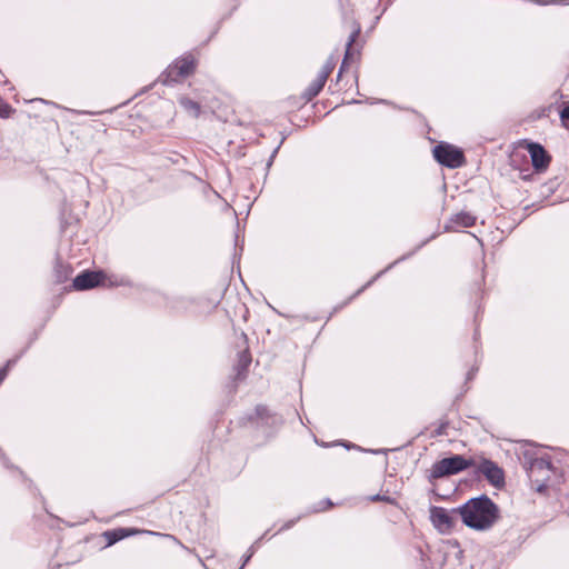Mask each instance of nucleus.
<instances>
[{"label":"nucleus","instance_id":"f257e3e1","mask_svg":"<svg viewBox=\"0 0 569 569\" xmlns=\"http://www.w3.org/2000/svg\"><path fill=\"white\" fill-rule=\"evenodd\" d=\"M453 511L467 527L479 531L490 529L499 519L498 506L486 495L469 499Z\"/></svg>","mask_w":569,"mask_h":569},{"label":"nucleus","instance_id":"f03ea898","mask_svg":"<svg viewBox=\"0 0 569 569\" xmlns=\"http://www.w3.org/2000/svg\"><path fill=\"white\" fill-rule=\"evenodd\" d=\"M523 466L536 491L540 493L545 492L549 486L548 482L552 475H555L550 459L548 457H536L526 452Z\"/></svg>","mask_w":569,"mask_h":569},{"label":"nucleus","instance_id":"7ed1b4c3","mask_svg":"<svg viewBox=\"0 0 569 569\" xmlns=\"http://www.w3.org/2000/svg\"><path fill=\"white\" fill-rule=\"evenodd\" d=\"M475 466V461L466 459L461 455H453L436 461L430 469V479H440L443 477L457 475L469 467Z\"/></svg>","mask_w":569,"mask_h":569},{"label":"nucleus","instance_id":"20e7f679","mask_svg":"<svg viewBox=\"0 0 569 569\" xmlns=\"http://www.w3.org/2000/svg\"><path fill=\"white\" fill-rule=\"evenodd\" d=\"M196 69V60L192 56H184L177 59L172 64H170L164 73L162 74L163 83L172 84L176 82H180L191 73H193Z\"/></svg>","mask_w":569,"mask_h":569},{"label":"nucleus","instance_id":"39448f33","mask_svg":"<svg viewBox=\"0 0 569 569\" xmlns=\"http://www.w3.org/2000/svg\"><path fill=\"white\" fill-rule=\"evenodd\" d=\"M432 152L435 159L447 168L456 169L465 163L462 150L452 144L440 142L433 148Z\"/></svg>","mask_w":569,"mask_h":569},{"label":"nucleus","instance_id":"423d86ee","mask_svg":"<svg viewBox=\"0 0 569 569\" xmlns=\"http://www.w3.org/2000/svg\"><path fill=\"white\" fill-rule=\"evenodd\" d=\"M477 471L483 475L495 488H501L505 485L503 470L492 460L482 459L477 466Z\"/></svg>","mask_w":569,"mask_h":569},{"label":"nucleus","instance_id":"0eeeda50","mask_svg":"<svg viewBox=\"0 0 569 569\" xmlns=\"http://www.w3.org/2000/svg\"><path fill=\"white\" fill-rule=\"evenodd\" d=\"M433 526L441 532L450 531L456 525V517L459 512L447 510L441 507H433L430 511Z\"/></svg>","mask_w":569,"mask_h":569},{"label":"nucleus","instance_id":"6e6552de","mask_svg":"<svg viewBox=\"0 0 569 569\" xmlns=\"http://www.w3.org/2000/svg\"><path fill=\"white\" fill-rule=\"evenodd\" d=\"M103 271H84L73 279V288L77 290H88L106 282Z\"/></svg>","mask_w":569,"mask_h":569},{"label":"nucleus","instance_id":"1a4fd4ad","mask_svg":"<svg viewBox=\"0 0 569 569\" xmlns=\"http://www.w3.org/2000/svg\"><path fill=\"white\" fill-rule=\"evenodd\" d=\"M476 221V216L471 214L470 212L461 211L450 217L445 226V229L447 231H459L460 229L475 226Z\"/></svg>","mask_w":569,"mask_h":569},{"label":"nucleus","instance_id":"9d476101","mask_svg":"<svg viewBox=\"0 0 569 569\" xmlns=\"http://www.w3.org/2000/svg\"><path fill=\"white\" fill-rule=\"evenodd\" d=\"M528 151L536 170L541 171L549 166L551 158L541 144L531 142L528 144Z\"/></svg>","mask_w":569,"mask_h":569},{"label":"nucleus","instance_id":"9b49d317","mask_svg":"<svg viewBox=\"0 0 569 569\" xmlns=\"http://www.w3.org/2000/svg\"><path fill=\"white\" fill-rule=\"evenodd\" d=\"M137 533H139V530L127 529V528H117V529L104 531L102 533V537L107 541L106 546H111L126 537H129L131 535H137Z\"/></svg>","mask_w":569,"mask_h":569},{"label":"nucleus","instance_id":"f8f14e48","mask_svg":"<svg viewBox=\"0 0 569 569\" xmlns=\"http://www.w3.org/2000/svg\"><path fill=\"white\" fill-rule=\"evenodd\" d=\"M325 83L326 81L323 80V77H319L317 74L316 79L307 87L302 93L305 100L311 101L315 97H317L322 90Z\"/></svg>","mask_w":569,"mask_h":569},{"label":"nucleus","instance_id":"ddd939ff","mask_svg":"<svg viewBox=\"0 0 569 569\" xmlns=\"http://www.w3.org/2000/svg\"><path fill=\"white\" fill-rule=\"evenodd\" d=\"M180 106L183 108L186 112L190 116L197 118L200 113V104L188 97H181L179 99Z\"/></svg>","mask_w":569,"mask_h":569},{"label":"nucleus","instance_id":"4468645a","mask_svg":"<svg viewBox=\"0 0 569 569\" xmlns=\"http://www.w3.org/2000/svg\"><path fill=\"white\" fill-rule=\"evenodd\" d=\"M250 363H251V357H250L249 352L248 351L240 352L238 363H237L238 377H240L243 371H247Z\"/></svg>","mask_w":569,"mask_h":569},{"label":"nucleus","instance_id":"2eb2a0df","mask_svg":"<svg viewBox=\"0 0 569 569\" xmlns=\"http://www.w3.org/2000/svg\"><path fill=\"white\" fill-rule=\"evenodd\" d=\"M360 33V28H357L349 37V40H348V43H347V51H346V54H345V58L342 60V63H341V67H340V70H339V77L341 76V72L342 70L345 69V66L347 63V60L349 59V56H350V48L352 46V43L356 41L357 37L359 36Z\"/></svg>","mask_w":569,"mask_h":569},{"label":"nucleus","instance_id":"dca6fc26","mask_svg":"<svg viewBox=\"0 0 569 569\" xmlns=\"http://www.w3.org/2000/svg\"><path fill=\"white\" fill-rule=\"evenodd\" d=\"M405 257L396 260L395 262H392L391 264H389L385 270L380 271L379 273H377L370 281H368L363 287H361L351 298H355L356 296L360 295L365 289H367L368 287H370L381 274H383L386 271H388L389 269H391L396 263H398L399 261L403 260Z\"/></svg>","mask_w":569,"mask_h":569},{"label":"nucleus","instance_id":"f3484780","mask_svg":"<svg viewBox=\"0 0 569 569\" xmlns=\"http://www.w3.org/2000/svg\"><path fill=\"white\" fill-rule=\"evenodd\" d=\"M56 272H57V280L59 282H62L67 279L68 274L70 273V270H69V267L63 266L61 263H57Z\"/></svg>","mask_w":569,"mask_h":569},{"label":"nucleus","instance_id":"a211bd4d","mask_svg":"<svg viewBox=\"0 0 569 569\" xmlns=\"http://www.w3.org/2000/svg\"><path fill=\"white\" fill-rule=\"evenodd\" d=\"M333 67H335V63L332 61H327L321 70L319 71L318 76L319 77H323V80L327 81L329 74L332 72L333 70Z\"/></svg>","mask_w":569,"mask_h":569},{"label":"nucleus","instance_id":"6ab92c4d","mask_svg":"<svg viewBox=\"0 0 569 569\" xmlns=\"http://www.w3.org/2000/svg\"><path fill=\"white\" fill-rule=\"evenodd\" d=\"M254 411L257 418L261 421H264L270 417L269 410L266 406H257Z\"/></svg>","mask_w":569,"mask_h":569},{"label":"nucleus","instance_id":"aec40b11","mask_svg":"<svg viewBox=\"0 0 569 569\" xmlns=\"http://www.w3.org/2000/svg\"><path fill=\"white\" fill-rule=\"evenodd\" d=\"M14 363V360H9L7 365L0 369V383L4 380L7 377L9 368Z\"/></svg>","mask_w":569,"mask_h":569},{"label":"nucleus","instance_id":"412c9836","mask_svg":"<svg viewBox=\"0 0 569 569\" xmlns=\"http://www.w3.org/2000/svg\"><path fill=\"white\" fill-rule=\"evenodd\" d=\"M12 112V108L9 104H2L0 106V117L2 118H9Z\"/></svg>","mask_w":569,"mask_h":569},{"label":"nucleus","instance_id":"4be33fe9","mask_svg":"<svg viewBox=\"0 0 569 569\" xmlns=\"http://www.w3.org/2000/svg\"><path fill=\"white\" fill-rule=\"evenodd\" d=\"M371 501H386L389 503H393V499L388 496L375 495L370 497Z\"/></svg>","mask_w":569,"mask_h":569},{"label":"nucleus","instance_id":"5701e85b","mask_svg":"<svg viewBox=\"0 0 569 569\" xmlns=\"http://www.w3.org/2000/svg\"><path fill=\"white\" fill-rule=\"evenodd\" d=\"M253 553H254V545L250 547L248 555H246L243 557L242 565H241V567L239 569H243V567L249 562V560L251 559Z\"/></svg>","mask_w":569,"mask_h":569},{"label":"nucleus","instance_id":"b1692460","mask_svg":"<svg viewBox=\"0 0 569 569\" xmlns=\"http://www.w3.org/2000/svg\"><path fill=\"white\" fill-rule=\"evenodd\" d=\"M560 118L563 122L569 121V106H566L560 111Z\"/></svg>","mask_w":569,"mask_h":569},{"label":"nucleus","instance_id":"393cba45","mask_svg":"<svg viewBox=\"0 0 569 569\" xmlns=\"http://www.w3.org/2000/svg\"><path fill=\"white\" fill-rule=\"evenodd\" d=\"M320 505H321V507L316 509V511L326 510L327 508H329L332 505V502L329 499H326V500L321 501Z\"/></svg>","mask_w":569,"mask_h":569},{"label":"nucleus","instance_id":"a878e982","mask_svg":"<svg viewBox=\"0 0 569 569\" xmlns=\"http://www.w3.org/2000/svg\"><path fill=\"white\" fill-rule=\"evenodd\" d=\"M164 539L167 540H170V541H173V542H177L176 538L173 536H170V535H163L162 536Z\"/></svg>","mask_w":569,"mask_h":569},{"label":"nucleus","instance_id":"bb28decb","mask_svg":"<svg viewBox=\"0 0 569 569\" xmlns=\"http://www.w3.org/2000/svg\"><path fill=\"white\" fill-rule=\"evenodd\" d=\"M293 522L295 521H289L288 523H286L283 527L280 528V531L284 530V529H289L293 525Z\"/></svg>","mask_w":569,"mask_h":569},{"label":"nucleus","instance_id":"cd10ccee","mask_svg":"<svg viewBox=\"0 0 569 569\" xmlns=\"http://www.w3.org/2000/svg\"><path fill=\"white\" fill-rule=\"evenodd\" d=\"M143 533H144V535H149V536H157V533H156V532H153V531H149V530H143Z\"/></svg>","mask_w":569,"mask_h":569},{"label":"nucleus","instance_id":"c85d7f7f","mask_svg":"<svg viewBox=\"0 0 569 569\" xmlns=\"http://www.w3.org/2000/svg\"><path fill=\"white\" fill-rule=\"evenodd\" d=\"M277 152H278V148H277V149H274V151H273V153H272V156H271V159L274 157V154H276Z\"/></svg>","mask_w":569,"mask_h":569},{"label":"nucleus","instance_id":"c756f323","mask_svg":"<svg viewBox=\"0 0 569 569\" xmlns=\"http://www.w3.org/2000/svg\"><path fill=\"white\" fill-rule=\"evenodd\" d=\"M539 3L547 4V3H549V1H539Z\"/></svg>","mask_w":569,"mask_h":569},{"label":"nucleus","instance_id":"7c9ffc66","mask_svg":"<svg viewBox=\"0 0 569 569\" xmlns=\"http://www.w3.org/2000/svg\"><path fill=\"white\" fill-rule=\"evenodd\" d=\"M472 375H473V373H472L471 371H470V372H468V378H471V377H472Z\"/></svg>","mask_w":569,"mask_h":569}]
</instances>
